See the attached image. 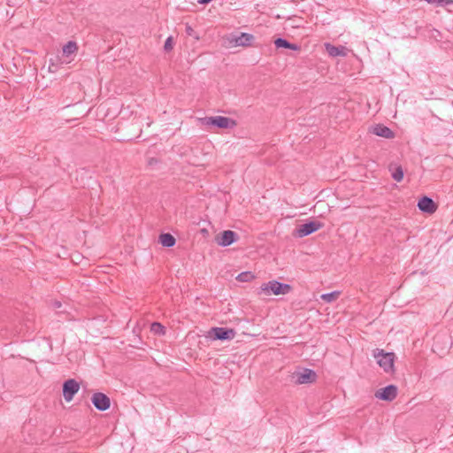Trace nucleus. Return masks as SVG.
I'll return each instance as SVG.
<instances>
[{"label":"nucleus","mask_w":453,"mask_h":453,"mask_svg":"<svg viewBox=\"0 0 453 453\" xmlns=\"http://www.w3.org/2000/svg\"><path fill=\"white\" fill-rule=\"evenodd\" d=\"M372 357L376 359L379 366L386 373H394V364L395 359V355L394 352H386L382 349H375L372 351Z\"/></svg>","instance_id":"f257e3e1"},{"label":"nucleus","mask_w":453,"mask_h":453,"mask_svg":"<svg viewBox=\"0 0 453 453\" xmlns=\"http://www.w3.org/2000/svg\"><path fill=\"white\" fill-rule=\"evenodd\" d=\"M292 290V287L289 284L282 283L277 280H270L266 283L262 284L261 291L266 296L270 295H286Z\"/></svg>","instance_id":"f03ea898"},{"label":"nucleus","mask_w":453,"mask_h":453,"mask_svg":"<svg viewBox=\"0 0 453 453\" xmlns=\"http://www.w3.org/2000/svg\"><path fill=\"white\" fill-rule=\"evenodd\" d=\"M199 121L203 126H213L218 128H232L236 123L234 119L224 116L204 117L199 119Z\"/></svg>","instance_id":"7ed1b4c3"},{"label":"nucleus","mask_w":453,"mask_h":453,"mask_svg":"<svg viewBox=\"0 0 453 453\" xmlns=\"http://www.w3.org/2000/svg\"><path fill=\"white\" fill-rule=\"evenodd\" d=\"M236 332L233 328L212 327L208 332V337L211 340L229 341L235 337Z\"/></svg>","instance_id":"20e7f679"},{"label":"nucleus","mask_w":453,"mask_h":453,"mask_svg":"<svg viewBox=\"0 0 453 453\" xmlns=\"http://www.w3.org/2000/svg\"><path fill=\"white\" fill-rule=\"evenodd\" d=\"M80 389V384L73 379L65 380L63 384V396L66 402L73 400Z\"/></svg>","instance_id":"39448f33"},{"label":"nucleus","mask_w":453,"mask_h":453,"mask_svg":"<svg viewBox=\"0 0 453 453\" xmlns=\"http://www.w3.org/2000/svg\"><path fill=\"white\" fill-rule=\"evenodd\" d=\"M91 402L95 408L100 411H104L111 406L110 398L101 392L94 393L91 397Z\"/></svg>","instance_id":"423d86ee"},{"label":"nucleus","mask_w":453,"mask_h":453,"mask_svg":"<svg viewBox=\"0 0 453 453\" xmlns=\"http://www.w3.org/2000/svg\"><path fill=\"white\" fill-rule=\"evenodd\" d=\"M323 226V224L319 221H309L307 223H304L301 226H299L298 228H296V236L298 237H304L309 234H313L314 232L318 231Z\"/></svg>","instance_id":"0eeeda50"},{"label":"nucleus","mask_w":453,"mask_h":453,"mask_svg":"<svg viewBox=\"0 0 453 453\" xmlns=\"http://www.w3.org/2000/svg\"><path fill=\"white\" fill-rule=\"evenodd\" d=\"M238 240V234L232 230H225L215 238L218 245L221 247H227Z\"/></svg>","instance_id":"6e6552de"},{"label":"nucleus","mask_w":453,"mask_h":453,"mask_svg":"<svg viewBox=\"0 0 453 453\" xmlns=\"http://www.w3.org/2000/svg\"><path fill=\"white\" fill-rule=\"evenodd\" d=\"M375 397L383 400L391 402L397 395V387L395 385H388L385 388H380L375 392Z\"/></svg>","instance_id":"1a4fd4ad"},{"label":"nucleus","mask_w":453,"mask_h":453,"mask_svg":"<svg viewBox=\"0 0 453 453\" xmlns=\"http://www.w3.org/2000/svg\"><path fill=\"white\" fill-rule=\"evenodd\" d=\"M296 384H308L316 380L317 374L311 370L305 368L302 372L294 373Z\"/></svg>","instance_id":"9d476101"},{"label":"nucleus","mask_w":453,"mask_h":453,"mask_svg":"<svg viewBox=\"0 0 453 453\" xmlns=\"http://www.w3.org/2000/svg\"><path fill=\"white\" fill-rule=\"evenodd\" d=\"M255 37L251 34L241 33L240 35H232L229 42L235 46H250L254 41Z\"/></svg>","instance_id":"9b49d317"},{"label":"nucleus","mask_w":453,"mask_h":453,"mask_svg":"<svg viewBox=\"0 0 453 453\" xmlns=\"http://www.w3.org/2000/svg\"><path fill=\"white\" fill-rule=\"evenodd\" d=\"M418 208L423 212L432 214L437 210V204L432 198L425 196L418 200Z\"/></svg>","instance_id":"f8f14e48"},{"label":"nucleus","mask_w":453,"mask_h":453,"mask_svg":"<svg viewBox=\"0 0 453 453\" xmlns=\"http://www.w3.org/2000/svg\"><path fill=\"white\" fill-rule=\"evenodd\" d=\"M370 133L386 139H393L395 133L383 124H376L370 128Z\"/></svg>","instance_id":"ddd939ff"},{"label":"nucleus","mask_w":453,"mask_h":453,"mask_svg":"<svg viewBox=\"0 0 453 453\" xmlns=\"http://www.w3.org/2000/svg\"><path fill=\"white\" fill-rule=\"evenodd\" d=\"M325 49L330 57H345L347 55L346 47L340 45L334 46L329 42L325 43Z\"/></svg>","instance_id":"4468645a"},{"label":"nucleus","mask_w":453,"mask_h":453,"mask_svg":"<svg viewBox=\"0 0 453 453\" xmlns=\"http://www.w3.org/2000/svg\"><path fill=\"white\" fill-rule=\"evenodd\" d=\"M274 44H275V47L278 49L284 48V49H288V50H301L300 45L296 44V43H291L288 40H286L284 38H280V37L277 38L274 41Z\"/></svg>","instance_id":"2eb2a0df"},{"label":"nucleus","mask_w":453,"mask_h":453,"mask_svg":"<svg viewBox=\"0 0 453 453\" xmlns=\"http://www.w3.org/2000/svg\"><path fill=\"white\" fill-rule=\"evenodd\" d=\"M160 243L166 248H171L175 245L176 240L171 234H161L159 236Z\"/></svg>","instance_id":"dca6fc26"},{"label":"nucleus","mask_w":453,"mask_h":453,"mask_svg":"<svg viewBox=\"0 0 453 453\" xmlns=\"http://www.w3.org/2000/svg\"><path fill=\"white\" fill-rule=\"evenodd\" d=\"M78 50L77 43L73 41L68 42L63 47V55L65 57H69L70 55L75 53Z\"/></svg>","instance_id":"f3484780"},{"label":"nucleus","mask_w":453,"mask_h":453,"mask_svg":"<svg viewBox=\"0 0 453 453\" xmlns=\"http://www.w3.org/2000/svg\"><path fill=\"white\" fill-rule=\"evenodd\" d=\"M150 331L157 335H164L165 334V327L159 322H153L150 326Z\"/></svg>","instance_id":"a211bd4d"},{"label":"nucleus","mask_w":453,"mask_h":453,"mask_svg":"<svg viewBox=\"0 0 453 453\" xmlns=\"http://www.w3.org/2000/svg\"><path fill=\"white\" fill-rule=\"evenodd\" d=\"M252 279H254V275L251 272H242L236 277V280L242 282H249Z\"/></svg>","instance_id":"6ab92c4d"},{"label":"nucleus","mask_w":453,"mask_h":453,"mask_svg":"<svg viewBox=\"0 0 453 453\" xmlns=\"http://www.w3.org/2000/svg\"><path fill=\"white\" fill-rule=\"evenodd\" d=\"M392 178L397 181L400 182L403 179V170L401 165H398L395 167V169L392 173Z\"/></svg>","instance_id":"aec40b11"},{"label":"nucleus","mask_w":453,"mask_h":453,"mask_svg":"<svg viewBox=\"0 0 453 453\" xmlns=\"http://www.w3.org/2000/svg\"><path fill=\"white\" fill-rule=\"evenodd\" d=\"M340 295V292L338 291H333L330 293H326L321 296L322 300H324L326 303H331L334 301Z\"/></svg>","instance_id":"412c9836"},{"label":"nucleus","mask_w":453,"mask_h":453,"mask_svg":"<svg viewBox=\"0 0 453 453\" xmlns=\"http://www.w3.org/2000/svg\"><path fill=\"white\" fill-rule=\"evenodd\" d=\"M173 38L170 36L165 40L164 49L165 51H170L173 50Z\"/></svg>","instance_id":"4be33fe9"},{"label":"nucleus","mask_w":453,"mask_h":453,"mask_svg":"<svg viewBox=\"0 0 453 453\" xmlns=\"http://www.w3.org/2000/svg\"><path fill=\"white\" fill-rule=\"evenodd\" d=\"M211 1L212 0H197V3L200 4H207L210 2H211Z\"/></svg>","instance_id":"5701e85b"},{"label":"nucleus","mask_w":453,"mask_h":453,"mask_svg":"<svg viewBox=\"0 0 453 453\" xmlns=\"http://www.w3.org/2000/svg\"><path fill=\"white\" fill-rule=\"evenodd\" d=\"M148 163H149L150 165H152L153 164H157V159H156V158H150Z\"/></svg>","instance_id":"b1692460"},{"label":"nucleus","mask_w":453,"mask_h":453,"mask_svg":"<svg viewBox=\"0 0 453 453\" xmlns=\"http://www.w3.org/2000/svg\"><path fill=\"white\" fill-rule=\"evenodd\" d=\"M61 306V303L59 302H57L56 303V307H60Z\"/></svg>","instance_id":"393cba45"}]
</instances>
